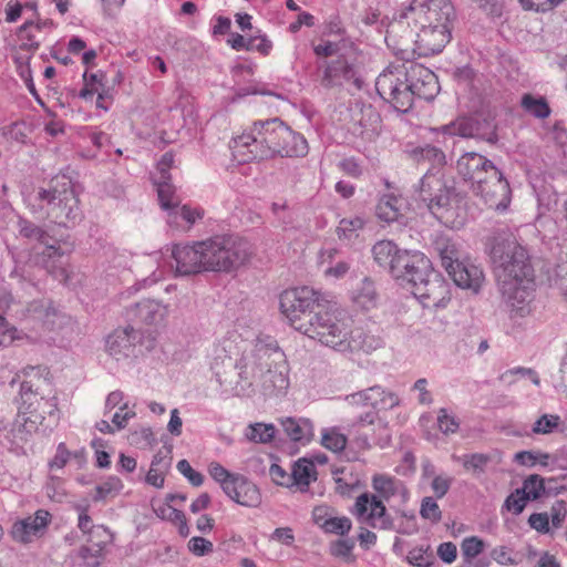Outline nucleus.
I'll return each instance as SVG.
<instances>
[{
    "mask_svg": "<svg viewBox=\"0 0 567 567\" xmlns=\"http://www.w3.org/2000/svg\"><path fill=\"white\" fill-rule=\"evenodd\" d=\"M133 317L147 326L161 323L166 315V307L155 300H142L132 309Z\"/></svg>",
    "mask_w": 567,
    "mask_h": 567,
    "instance_id": "c85d7f7f",
    "label": "nucleus"
},
{
    "mask_svg": "<svg viewBox=\"0 0 567 567\" xmlns=\"http://www.w3.org/2000/svg\"><path fill=\"white\" fill-rule=\"evenodd\" d=\"M21 399L22 404L19 413L23 414L37 429L42 424L45 415L54 416L58 412V399L54 395L51 398L40 396L35 399L23 396Z\"/></svg>",
    "mask_w": 567,
    "mask_h": 567,
    "instance_id": "5701e85b",
    "label": "nucleus"
},
{
    "mask_svg": "<svg viewBox=\"0 0 567 567\" xmlns=\"http://www.w3.org/2000/svg\"><path fill=\"white\" fill-rule=\"evenodd\" d=\"M405 10L412 12V21L415 25L451 27L455 19V10L450 0H410Z\"/></svg>",
    "mask_w": 567,
    "mask_h": 567,
    "instance_id": "ddd939ff",
    "label": "nucleus"
},
{
    "mask_svg": "<svg viewBox=\"0 0 567 567\" xmlns=\"http://www.w3.org/2000/svg\"><path fill=\"white\" fill-rule=\"evenodd\" d=\"M437 424L439 429L444 434L456 433L460 427V422L456 420V417L450 415L447 410L444 408L439 410Z\"/></svg>",
    "mask_w": 567,
    "mask_h": 567,
    "instance_id": "052dcab7",
    "label": "nucleus"
},
{
    "mask_svg": "<svg viewBox=\"0 0 567 567\" xmlns=\"http://www.w3.org/2000/svg\"><path fill=\"white\" fill-rule=\"evenodd\" d=\"M560 417L553 414L542 415L533 426V432L536 434L551 433L559 425Z\"/></svg>",
    "mask_w": 567,
    "mask_h": 567,
    "instance_id": "13d9d810",
    "label": "nucleus"
},
{
    "mask_svg": "<svg viewBox=\"0 0 567 567\" xmlns=\"http://www.w3.org/2000/svg\"><path fill=\"white\" fill-rule=\"evenodd\" d=\"M442 182L430 171L420 181V197L426 202L429 196L433 195V190H442Z\"/></svg>",
    "mask_w": 567,
    "mask_h": 567,
    "instance_id": "5fc2aeb1",
    "label": "nucleus"
},
{
    "mask_svg": "<svg viewBox=\"0 0 567 567\" xmlns=\"http://www.w3.org/2000/svg\"><path fill=\"white\" fill-rule=\"evenodd\" d=\"M177 470L193 484L194 486H200L204 483V476L195 471L187 460H181L177 463Z\"/></svg>",
    "mask_w": 567,
    "mask_h": 567,
    "instance_id": "69168bd1",
    "label": "nucleus"
},
{
    "mask_svg": "<svg viewBox=\"0 0 567 567\" xmlns=\"http://www.w3.org/2000/svg\"><path fill=\"white\" fill-rule=\"evenodd\" d=\"M354 305L363 310H369L377 305V291L371 280L364 279L360 289L352 296Z\"/></svg>",
    "mask_w": 567,
    "mask_h": 567,
    "instance_id": "79ce46f5",
    "label": "nucleus"
},
{
    "mask_svg": "<svg viewBox=\"0 0 567 567\" xmlns=\"http://www.w3.org/2000/svg\"><path fill=\"white\" fill-rule=\"evenodd\" d=\"M265 370L261 380L257 386L265 395H276L284 392L289 386V378L285 367V357Z\"/></svg>",
    "mask_w": 567,
    "mask_h": 567,
    "instance_id": "393cba45",
    "label": "nucleus"
},
{
    "mask_svg": "<svg viewBox=\"0 0 567 567\" xmlns=\"http://www.w3.org/2000/svg\"><path fill=\"white\" fill-rule=\"evenodd\" d=\"M206 248L196 241L193 245H174L172 249V257L175 260L176 272L181 276L196 275L206 269Z\"/></svg>",
    "mask_w": 567,
    "mask_h": 567,
    "instance_id": "dca6fc26",
    "label": "nucleus"
},
{
    "mask_svg": "<svg viewBox=\"0 0 567 567\" xmlns=\"http://www.w3.org/2000/svg\"><path fill=\"white\" fill-rule=\"evenodd\" d=\"M336 491L340 495H351L360 485V478L353 473L352 466L337 467L332 471Z\"/></svg>",
    "mask_w": 567,
    "mask_h": 567,
    "instance_id": "c9c22d12",
    "label": "nucleus"
},
{
    "mask_svg": "<svg viewBox=\"0 0 567 567\" xmlns=\"http://www.w3.org/2000/svg\"><path fill=\"white\" fill-rule=\"evenodd\" d=\"M446 272L457 287L473 292H478L484 281L482 269L470 261L457 259L452 268L446 269Z\"/></svg>",
    "mask_w": 567,
    "mask_h": 567,
    "instance_id": "b1692460",
    "label": "nucleus"
},
{
    "mask_svg": "<svg viewBox=\"0 0 567 567\" xmlns=\"http://www.w3.org/2000/svg\"><path fill=\"white\" fill-rule=\"evenodd\" d=\"M420 515L423 519L430 520L432 524H437L442 519V511L436 501L426 496L421 502Z\"/></svg>",
    "mask_w": 567,
    "mask_h": 567,
    "instance_id": "603ef678",
    "label": "nucleus"
},
{
    "mask_svg": "<svg viewBox=\"0 0 567 567\" xmlns=\"http://www.w3.org/2000/svg\"><path fill=\"white\" fill-rule=\"evenodd\" d=\"M33 208L45 210L47 217L58 225H74L81 219L80 200L72 179L58 175L45 187H39L30 197Z\"/></svg>",
    "mask_w": 567,
    "mask_h": 567,
    "instance_id": "7ed1b4c3",
    "label": "nucleus"
},
{
    "mask_svg": "<svg viewBox=\"0 0 567 567\" xmlns=\"http://www.w3.org/2000/svg\"><path fill=\"white\" fill-rule=\"evenodd\" d=\"M54 27L51 19L24 22L17 32L19 49L33 54Z\"/></svg>",
    "mask_w": 567,
    "mask_h": 567,
    "instance_id": "6ab92c4d",
    "label": "nucleus"
},
{
    "mask_svg": "<svg viewBox=\"0 0 567 567\" xmlns=\"http://www.w3.org/2000/svg\"><path fill=\"white\" fill-rule=\"evenodd\" d=\"M276 429L271 424L256 423L249 425L246 436L249 441L256 443H268L275 437Z\"/></svg>",
    "mask_w": 567,
    "mask_h": 567,
    "instance_id": "de8ad7c7",
    "label": "nucleus"
},
{
    "mask_svg": "<svg viewBox=\"0 0 567 567\" xmlns=\"http://www.w3.org/2000/svg\"><path fill=\"white\" fill-rule=\"evenodd\" d=\"M154 184L156 185L161 206L164 209H174L179 205L181 199L176 195L175 186L171 183V179L156 178Z\"/></svg>",
    "mask_w": 567,
    "mask_h": 567,
    "instance_id": "58836bf2",
    "label": "nucleus"
},
{
    "mask_svg": "<svg viewBox=\"0 0 567 567\" xmlns=\"http://www.w3.org/2000/svg\"><path fill=\"white\" fill-rule=\"evenodd\" d=\"M281 425L291 441L301 444L308 443L313 435V425L309 420L287 417Z\"/></svg>",
    "mask_w": 567,
    "mask_h": 567,
    "instance_id": "f704fd0d",
    "label": "nucleus"
},
{
    "mask_svg": "<svg viewBox=\"0 0 567 567\" xmlns=\"http://www.w3.org/2000/svg\"><path fill=\"white\" fill-rule=\"evenodd\" d=\"M549 454L543 452L520 451L515 454V461L524 466H534L536 463L547 466Z\"/></svg>",
    "mask_w": 567,
    "mask_h": 567,
    "instance_id": "864d4df0",
    "label": "nucleus"
},
{
    "mask_svg": "<svg viewBox=\"0 0 567 567\" xmlns=\"http://www.w3.org/2000/svg\"><path fill=\"white\" fill-rule=\"evenodd\" d=\"M398 73V65L392 62V79L395 84L392 87V109L399 113H406L413 105L414 93L406 89V83Z\"/></svg>",
    "mask_w": 567,
    "mask_h": 567,
    "instance_id": "c756f323",
    "label": "nucleus"
},
{
    "mask_svg": "<svg viewBox=\"0 0 567 567\" xmlns=\"http://www.w3.org/2000/svg\"><path fill=\"white\" fill-rule=\"evenodd\" d=\"M324 302H328L326 296L308 286L288 289L280 295V310L297 331Z\"/></svg>",
    "mask_w": 567,
    "mask_h": 567,
    "instance_id": "0eeeda50",
    "label": "nucleus"
},
{
    "mask_svg": "<svg viewBox=\"0 0 567 567\" xmlns=\"http://www.w3.org/2000/svg\"><path fill=\"white\" fill-rule=\"evenodd\" d=\"M495 168L496 166L491 159L476 152H466L456 162L457 174L467 183L472 178L480 177L483 171L489 173Z\"/></svg>",
    "mask_w": 567,
    "mask_h": 567,
    "instance_id": "a878e982",
    "label": "nucleus"
},
{
    "mask_svg": "<svg viewBox=\"0 0 567 567\" xmlns=\"http://www.w3.org/2000/svg\"><path fill=\"white\" fill-rule=\"evenodd\" d=\"M313 80L324 89L341 86L344 83H351L357 89H361L363 85L354 61L346 54H339L337 59L330 61L319 62Z\"/></svg>",
    "mask_w": 567,
    "mask_h": 567,
    "instance_id": "1a4fd4ad",
    "label": "nucleus"
},
{
    "mask_svg": "<svg viewBox=\"0 0 567 567\" xmlns=\"http://www.w3.org/2000/svg\"><path fill=\"white\" fill-rule=\"evenodd\" d=\"M52 377L48 367L30 365L22 370V381L20 386L21 398H40L43 395V389L51 386Z\"/></svg>",
    "mask_w": 567,
    "mask_h": 567,
    "instance_id": "4be33fe9",
    "label": "nucleus"
},
{
    "mask_svg": "<svg viewBox=\"0 0 567 567\" xmlns=\"http://www.w3.org/2000/svg\"><path fill=\"white\" fill-rule=\"evenodd\" d=\"M19 235L28 240H34L37 243L47 244V239L50 238L49 234L40 226L25 218H19L18 220Z\"/></svg>",
    "mask_w": 567,
    "mask_h": 567,
    "instance_id": "c03bdc74",
    "label": "nucleus"
},
{
    "mask_svg": "<svg viewBox=\"0 0 567 567\" xmlns=\"http://www.w3.org/2000/svg\"><path fill=\"white\" fill-rule=\"evenodd\" d=\"M347 435L339 427L332 426L322 430L321 444L334 453L342 452L347 446Z\"/></svg>",
    "mask_w": 567,
    "mask_h": 567,
    "instance_id": "37998d69",
    "label": "nucleus"
},
{
    "mask_svg": "<svg viewBox=\"0 0 567 567\" xmlns=\"http://www.w3.org/2000/svg\"><path fill=\"white\" fill-rule=\"evenodd\" d=\"M392 279L410 291L424 308H440L451 299V287L441 272L420 251L399 249L392 241Z\"/></svg>",
    "mask_w": 567,
    "mask_h": 567,
    "instance_id": "f03ea898",
    "label": "nucleus"
},
{
    "mask_svg": "<svg viewBox=\"0 0 567 567\" xmlns=\"http://www.w3.org/2000/svg\"><path fill=\"white\" fill-rule=\"evenodd\" d=\"M122 488L123 483L117 476H109L105 481L95 487L93 501L100 502L106 498H113L120 494Z\"/></svg>",
    "mask_w": 567,
    "mask_h": 567,
    "instance_id": "a18cd8bd",
    "label": "nucleus"
},
{
    "mask_svg": "<svg viewBox=\"0 0 567 567\" xmlns=\"http://www.w3.org/2000/svg\"><path fill=\"white\" fill-rule=\"evenodd\" d=\"M223 491L230 499L243 506L257 507L261 503L259 488L238 473L226 483Z\"/></svg>",
    "mask_w": 567,
    "mask_h": 567,
    "instance_id": "aec40b11",
    "label": "nucleus"
},
{
    "mask_svg": "<svg viewBox=\"0 0 567 567\" xmlns=\"http://www.w3.org/2000/svg\"><path fill=\"white\" fill-rule=\"evenodd\" d=\"M188 549L196 556H205L213 553L214 545L203 537H193L188 542Z\"/></svg>",
    "mask_w": 567,
    "mask_h": 567,
    "instance_id": "0e129e2a",
    "label": "nucleus"
},
{
    "mask_svg": "<svg viewBox=\"0 0 567 567\" xmlns=\"http://www.w3.org/2000/svg\"><path fill=\"white\" fill-rule=\"evenodd\" d=\"M461 548L465 564L471 565L472 560L484 550V542L476 536L466 537Z\"/></svg>",
    "mask_w": 567,
    "mask_h": 567,
    "instance_id": "3c124183",
    "label": "nucleus"
},
{
    "mask_svg": "<svg viewBox=\"0 0 567 567\" xmlns=\"http://www.w3.org/2000/svg\"><path fill=\"white\" fill-rule=\"evenodd\" d=\"M450 40L451 27L445 24L420 25V31L415 42V51L419 50L420 54L423 55H434L442 52Z\"/></svg>",
    "mask_w": 567,
    "mask_h": 567,
    "instance_id": "a211bd4d",
    "label": "nucleus"
},
{
    "mask_svg": "<svg viewBox=\"0 0 567 567\" xmlns=\"http://www.w3.org/2000/svg\"><path fill=\"white\" fill-rule=\"evenodd\" d=\"M434 251L441 259L442 267L446 270L460 259V252L452 239L444 234H436L432 243Z\"/></svg>",
    "mask_w": 567,
    "mask_h": 567,
    "instance_id": "473e14b6",
    "label": "nucleus"
},
{
    "mask_svg": "<svg viewBox=\"0 0 567 567\" xmlns=\"http://www.w3.org/2000/svg\"><path fill=\"white\" fill-rule=\"evenodd\" d=\"M43 248L41 251H38L37 248H33V254L31 255V260L34 265L45 269L48 274L52 275L58 280H64L68 278L66 269L64 268V264L62 261L64 252L62 251L60 246L42 244Z\"/></svg>",
    "mask_w": 567,
    "mask_h": 567,
    "instance_id": "412c9836",
    "label": "nucleus"
},
{
    "mask_svg": "<svg viewBox=\"0 0 567 567\" xmlns=\"http://www.w3.org/2000/svg\"><path fill=\"white\" fill-rule=\"evenodd\" d=\"M103 78H104V74L102 72L89 74L87 71H85L83 74L84 86L81 89L79 96L84 100H87V99L92 97L96 92L103 90L104 89V84L102 83Z\"/></svg>",
    "mask_w": 567,
    "mask_h": 567,
    "instance_id": "09e8293b",
    "label": "nucleus"
},
{
    "mask_svg": "<svg viewBox=\"0 0 567 567\" xmlns=\"http://www.w3.org/2000/svg\"><path fill=\"white\" fill-rule=\"evenodd\" d=\"M206 250V269L230 274L246 266L256 254L255 246L239 235H216L200 241Z\"/></svg>",
    "mask_w": 567,
    "mask_h": 567,
    "instance_id": "423d86ee",
    "label": "nucleus"
},
{
    "mask_svg": "<svg viewBox=\"0 0 567 567\" xmlns=\"http://www.w3.org/2000/svg\"><path fill=\"white\" fill-rule=\"evenodd\" d=\"M51 514L45 509H38L33 516H28L13 523L11 537L21 544H30L34 538L43 535L51 523Z\"/></svg>",
    "mask_w": 567,
    "mask_h": 567,
    "instance_id": "f3484780",
    "label": "nucleus"
},
{
    "mask_svg": "<svg viewBox=\"0 0 567 567\" xmlns=\"http://www.w3.org/2000/svg\"><path fill=\"white\" fill-rule=\"evenodd\" d=\"M351 327L352 319L348 312L328 301L310 315L307 323L300 324L299 332L327 347L344 350L350 346Z\"/></svg>",
    "mask_w": 567,
    "mask_h": 567,
    "instance_id": "39448f33",
    "label": "nucleus"
},
{
    "mask_svg": "<svg viewBox=\"0 0 567 567\" xmlns=\"http://www.w3.org/2000/svg\"><path fill=\"white\" fill-rule=\"evenodd\" d=\"M416 162H427L431 164L432 169L442 168L446 165V155L437 146L425 144L424 146H416L412 150L405 151Z\"/></svg>",
    "mask_w": 567,
    "mask_h": 567,
    "instance_id": "72a5a7b5",
    "label": "nucleus"
},
{
    "mask_svg": "<svg viewBox=\"0 0 567 567\" xmlns=\"http://www.w3.org/2000/svg\"><path fill=\"white\" fill-rule=\"evenodd\" d=\"M292 487L300 492H307L311 482L317 480V470L312 461L300 458L293 463L291 468Z\"/></svg>",
    "mask_w": 567,
    "mask_h": 567,
    "instance_id": "7c9ffc66",
    "label": "nucleus"
},
{
    "mask_svg": "<svg viewBox=\"0 0 567 567\" xmlns=\"http://www.w3.org/2000/svg\"><path fill=\"white\" fill-rule=\"evenodd\" d=\"M208 473L212 476L214 481H216L221 488L224 489V486H226V483H229V481L233 480V477L237 473H230L227 468H225L220 463L218 462H212L208 465Z\"/></svg>",
    "mask_w": 567,
    "mask_h": 567,
    "instance_id": "680f3d73",
    "label": "nucleus"
},
{
    "mask_svg": "<svg viewBox=\"0 0 567 567\" xmlns=\"http://www.w3.org/2000/svg\"><path fill=\"white\" fill-rule=\"evenodd\" d=\"M373 487L379 495L369 493L361 494L354 504L353 514L363 524L373 528H385V506L382 498H386V492L390 489V480L384 476L373 478Z\"/></svg>",
    "mask_w": 567,
    "mask_h": 567,
    "instance_id": "9d476101",
    "label": "nucleus"
},
{
    "mask_svg": "<svg viewBox=\"0 0 567 567\" xmlns=\"http://www.w3.org/2000/svg\"><path fill=\"white\" fill-rule=\"evenodd\" d=\"M486 249L496 270L498 289L512 318L532 312L535 270L525 247L508 228L495 229L486 239Z\"/></svg>",
    "mask_w": 567,
    "mask_h": 567,
    "instance_id": "f257e3e1",
    "label": "nucleus"
},
{
    "mask_svg": "<svg viewBox=\"0 0 567 567\" xmlns=\"http://www.w3.org/2000/svg\"><path fill=\"white\" fill-rule=\"evenodd\" d=\"M284 358V352L275 343L258 341L250 351L243 353L236 368L239 370V384L243 389L258 386L267 365Z\"/></svg>",
    "mask_w": 567,
    "mask_h": 567,
    "instance_id": "6e6552de",
    "label": "nucleus"
},
{
    "mask_svg": "<svg viewBox=\"0 0 567 567\" xmlns=\"http://www.w3.org/2000/svg\"><path fill=\"white\" fill-rule=\"evenodd\" d=\"M398 73L406 83L409 89L415 96L431 101L440 91L437 76L422 64L415 63L408 56H402V63L398 64Z\"/></svg>",
    "mask_w": 567,
    "mask_h": 567,
    "instance_id": "f8f14e48",
    "label": "nucleus"
},
{
    "mask_svg": "<svg viewBox=\"0 0 567 567\" xmlns=\"http://www.w3.org/2000/svg\"><path fill=\"white\" fill-rule=\"evenodd\" d=\"M496 128H497V126L493 118L483 117V116H474V127H473L474 138L485 141L489 144H496L498 141Z\"/></svg>",
    "mask_w": 567,
    "mask_h": 567,
    "instance_id": "ea45409f",
    "label": "nucleus"
},
{
    "mask_svg": "<svg viewBox=\"0 0 567 567\" xmlns=\"http://www.w3.org/2000/svg\"><path fill=\"white\" fill-rule=\"evenodd\" d=\"M519 489L528 496V501H536L545 493V480L538 474H532L524 480Z\"/></svg>",
    "mask_w": 567,
    "mask_h": 567,
    "instance_id": "49530a36",
    "label": "nucleus"
},
{
    "mask_svg": "<svg viewBox=\"0 0 567 567\" xmlns=\"http://www.w3.org/2000/svg\"><path fill=\"white\" fill-rule=\"evenodd\" d=\"M29 311L37 318L42 319L44 322H49L51 316H56V310L51 306V302L44 301L33 302Z\"/></svg>",
    "mask_w": 567,
    "mask_h": 567,
    "instance_id": "774afa93",
    "label": "nucleus"
},
{
    "mask_svg": "<svg viewBox=\"0 0 567 567\" xmlns=\"http://www.w3.org/2000/svg\"><path fill=\"white\" fill-rule=\"evenodd\" d=\"M415 219V213L412 209L408 199L402 196H395L392 193V226L398 225L400 236L398 240H401V236L408 235L411 237L410 231L412 230L411 223Z\"/></svg>",
    "mask_w": 567,
    "mask_h": 567,
    "instance_id": "cd10ccee",
    "label": "nucleus"
},
{
    "mask_svg": "<svg viewBox=\"0 0 567 567\" xmlns=\"http://www.w3.org/2000/svg\"><path fill=\"white\" fill-rule=\"evenodd\" d=\"M489 461V456L482 453H475L466 456L464 460L463 466L466 470H473L474 472L483 473L485 471V466Z\"/></svg>",
    "mask_w": 567,
    "mask_h": 567,
    "instance_id": "338daca9",
    "label": "nucleus"
},
{
    "mask_svg": "<svg viewBox=\"0 0 567 567\" xmlns=\"http://www.w3.org/2000/svg\"><path fill=\"white\" fill-rule=\"evenodd\" d=\"M406 559L411 565L417 567H431L434 564L433 554L422 548H414L410 550Z\"/></svg>",
    "mask_w": 567,
    "mask_h": 567,
    "instance_id": "bf43d9fd",
    "label": "nucleus"
},
{
    "mask_svg": "<svg viewBox=\"0 0 567 567\" xmlns=\"http://www.w3.org/2000/svg\"><path fill=\"white\" fill-rule=\"evenodd\" d=\"M406 4H402L392 16V35L402 41L404 48H398L394 55L402 62V56H408V61L413 59L415 53V42L417 39V27L412 21V12L405 10Z\"/></svg>",
    "mask_w": 567,
    "mask_h": 567,
    "instance_id": "2eb2a0df",
    "label": "nucleus"
},
{
    "mask_svg": "<svg viewBox=\"0 0 567 567\" xmlns=\"http://www.w3.org/2000/svg\"><path fill=\"white\" fill-rule=\"evenodd\" d=\"M365 225V221L361 217L353 218H343L340 220L339 226L337 227V234L340 239L350 240L353 237H357V231L362 229Z\"/></svg>",
    "mask_w": 567,
    "mask_h": 567,
    "instance_id": "8fccbe9b",
    "label": "nucleus"
},
{
    "mask_svg": "<svg viewBox=\"0 0 567 567\" xmlns=\"http://www.w3.org/2000/svg\"><path fill=\"white\" fill-rule=\"evenodd\" d=\"M154 340H145L141 330L131 326L115 329L105 342L106 352L116 360L137 357L143 353V349L151 350Z\"/></svg>",
    "mask_w": 567,
    "mask_h": 567,
    "instance_id": "9b49d317",
    "label": "nucleus"
},
{
    "mask_svg": "<svg viewBox=\"0 0 567 567\" xmlns=\"http://www.w3.org/2000/svg\"><path fill=\"white\" fill-rule=\"evenodd\" d=\"M307 140L299 133L287 126L279 146L275 151V157H303L308 154Z\"/></svg>",
    "mask_w": 567,
    "mask_h": 567,
    "instance_id": "bb28decb",
    "label": "nucleus"
},
{
    "mask_svg": "<svg viewBox=\"0 0 567 567\" xmlns=\"http://www.w3.org/2000/svg\"><path fill=\"white\" fill-rule=\"evenodd\" d=\"M372 255L374 261L381 266L386 268L390 266V241L389 240H380L372 247Z\"/></svg>",
    "mask_w": 567,
    "mask_h": 567,
    "instance_id": "e2e57ef3",
    "label": "nucleus"
},
{
    "mask_svg": "<svg viewBox=\"0 0 567 567\" xmlns=\"http://www.w3.org/2000/svg\"><path fill=\"white\" fill-rule=\"evenodd\" d=\"M522 109L529 115L544 120L550 115V107L546 97L535 96L530 93H525L520 100Z\"/></svg>",
    "mask_w": 567,
    "mask_h": 567,
    "instance_id": "4c0bfd02",
    "label": "nucleus"
},
{
    "mask_svg": "<svg viewBox=\"0 0 567 567\" xmlns=\"http://www.w3.org/2000/svg\"><path fill=\"white\" fill-rule=\"evenodd\" d=\"M474 116H460L449 124L431 128L434 133H442L450 136H460L463 138H474L473 136Z\"/></svg>",
    "mask_w": 567,
    "mask_h": 567,
    "instance_id": "e433bc0d",
    "label": "nucleus"
},
{
    "mask_svg": "<svg viewBox=\"0 0 567 567\" xmlns=\"http://www.w3.org/2000/svg\"><path fill=\"white\" fill-rule=\"evenodd\" d=\"M37 430L32 422L28 421L23 414L18 413L9 431V436L13 444L20 445L28 442L32 433Z\"/></svg>",
    "mask_w": 567,
    "mask_h": 567,
    "instance_id": "a19ab883",
    "label": "nucleus"
},
{
    "mask_svg": "<svg viewBox=\"0 0 567 567\" xmlns=\"http://www.w3.org/2000/svg\"><path fill=\"white\" fill-rule=\"evenodd\" d=\"M169 451H158L151 463V467L146 474V482L154 487H163L165 474L171 467L172 457Z\"/></svg>",
    "mask_w": 567,
    "mask_h": 567,
    "instance_id": "2f4dec72",
    "label": "nucleus"
},
{
    "mask_svg": "<svg viewBox=\"0 0 567 567\" xmlns=\"http://www.w3.org/2000/svg\"><path fill=\"white\" fill-rule=\"evenodd\" d=\"M473 194L496 212L506 210L512 198L509 183L497 167L489 171L487 183L482 186V193Z\"/></svg>",
    "mask_w": 567,
    "mask_h": 567,
    "instance_id": "4468645a",
    "label": "nucleus"
},
{
    "mask_svg": "<svg viewBox=\"0 0 567 567\" xmlns=\"http://www.w3.org/2000/svg\"><path fill=\"white\" fill-rule=\"evenodd\" d=\"M351 520L346 517L332 516L328 522L323 523V530L336 535L343 536L351 529Z\"/></svg>",
    "mask_w": 567,
    "mask_h": 567,
    "instance_id": "6e6d98bb",
    "label": "nucleus"
},
{
    "mask_svg": "<svg viewBox=\"0 0 567 567\" xmlns=\"http://www.w3.org/2000/svg\"><path fill=\"white\" fill-rule=\"evenodd\" d=\"M287 126L278 117L254 122L248 132L234 138L233 156L239 163L275 158Z\"/></svg>",
    "mask_w": 567,
    "mask_h": 567,
    "instance_id": "20e7f679",
    "label": "nucleus"
},
{
    "mask_svg": "<svg viewBox=\"0 0 567 567\" xmlns=\"http://www.w3.org/2000/svg\"><path fill=\"white\" fill-rule=\"evenodd\" d=\"M527 502L528 496L522 494L519 488H516L506 497L504 507L513 514L519 515L524 511Z\"/></svg>",
    "mask_w": 567,
    "mask_h": 567,
    "instance_id": "4d7b16f0",
    "label": "nucleus"
}]
</instances>
